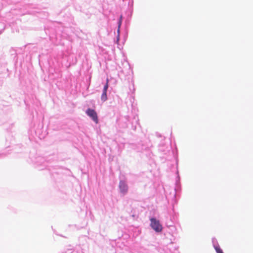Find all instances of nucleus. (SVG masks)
Wrapping results in <instances>:
<instances>
[{"label":"nucleus","instance_id":"obj_1","mask_svg":"<svg viewBox=\"0 0 253 253\" xmlns=\"http://www.w3.org/2000/svg\"><path fill=\"white\" fill-rule=\"evenodd\" d=\"M150 221L151 226L156 232H159L162 231L163 227L159 220L155 218H151Z\"/></svg>","mask_w":253,"mask_h":253},{"label":"nucleus","instance_id":"obj_2","mask_svg":"<svg viewBox=\"0 0 253 253\" xmlns=\"http://www.w3.org/2000/svg\"><path fill=\"white\" fill-rule=\"evenodd\" d=\"M86 114L96 123L98 122L97 115L96 112L92 109L88 108L86 111Z\"/></svg>","mask_w":253,"mask_h":253},{"label":"nucleus","instance_id":"obj_3","mask_svg":"<svg viewBox=\"0 0 253 253\" xmlns=\"http://www.w3.org/2000/svg\"><path fill=\"white\" fill-rule=\"evenodd\" d=\"M108 79H107V83L104 86L102 93L101 96V99L102 102H104L107 100V90L108 88Z\"/></svg>","mask_w":253,"mask_h":253},{"label":"nucleus","instance_id":"obj_4","mask_svg":"<svg viewBox=\"0 0 253 253\" xmlns=\"http://www.w3.org/2000/svg\"><path fill=\"white\" fill-rule=\"evenodd\" d=\"M119 187L122 193L126 194L127 192L128 187L126 182L123 181H120Z\"/></svg>","mask_w":253,"mask_h":253},{"label":"nucleus","instance_id":"obj_5","mask_svg":"<svg viewBox=\"0 0 253 253\" xmlns=\"http://www.w3.org/2000/svg\"><path fill=\"white\" fill-rule=\"evenodd\" d=\"M214 249L217 253H223L222 250L219 247L216 246L214 247Z\"/></svg>","mask_w":253,"mask_h":253},{"label":"nucleus","instance_id":"obj_6","mask_svg":"<svg viewBox=\"0 0 253 253\" xmlns=\"http://www.w3.org/2000/svg\"><path fill=\"white\" fill-rule=\"evenodd\" d=\"M122 16L120 17V19L119 20V21L118 22V32H119L120 31V27L121 26V23H122Z\"/></svg>","mask_w":253,"mask_h":253}]
</instances>
